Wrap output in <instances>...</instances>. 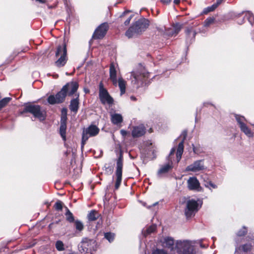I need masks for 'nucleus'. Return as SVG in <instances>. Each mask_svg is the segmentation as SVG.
<instances>
[{"label":"nucleus","instance_id":"4c0bfd02","mask_svg":"<svg viewBox=\"0 0 254 254\" xmlns=\"http://www.w3.org/2000/svg\"><path fill=\"white\" fill-rule=\"evenodd\" d=\"M214 19L213 18H208L205 21L204 23V25L205 27L209 26L210 24L214 22Z\"/></svg>","mask_w":254,"mask_h":254},{"label":"nucleus","instance_id":"49530a36","mask_svg":"<svg viewBox=\"0 0 254 254\" xmlns=\"http://www.w3.org/2000/svg\"><path fill=\"white\" fill-rule=\"evenodd\" d=\"M208 185L210 186L211 187L214 188V189H215L217 188V186L216 185H215V184H213L212 182H210L208 183Z\"/></svg>","mask_w":254,"mask_h":254},{"label":"nucleus","instance_id":"e433bc0d","mask_svg":"<svg viewBox=\"0 0 254 254\" xmlns=\"http://www.w3.org/2000/svg\"><path fill=\"white\" fill-rule=\"evenodd\" d=\"M235 117H236V120L237 121L238 123L239 124L240 127L241 126H242V125L243 124H245L244 123V121L245 120V119L244 118V117H242V116H239L238 115H236L235 116Z\"/></svg>","mask_w":254,"mask_h":254},{"label":"nucleus","instance_id":"2f4dec72","mask_svg":"<svg viewBox=\"0 0 254 254\" xmlns=\"http://www.w3.org/2000/svg\"><path fill=\"white\" fill-rule=\"evenodd\" d=\"M48 102L50 104H55L59 103L58 102L56 96L50 95L48 98Z\"/></svg>","mask_w":254,"mask_h":254},{"label":"nucleus","instance_id":"dca6fc26","mask_svg":"<svg viewBox=\"0 0 254 254\" xmlns=\"http://www.w3.org/2000/svg\"><path fill=\"white\" fill-rule=\"evenodd\" d=\"M64 86H66V91L68 92V95H71L74 94L78 88V84L75 81H71L67 83Z\"/></svg>","mask_w":254,"mask_h":254},{"label":"nucleus","instance_id":"7ed1b4c3","mask_svg":"<svg viewBox=\"0 0 254 254\" xmlns=\"http://www.w3.org/2000/svg\"><path fill=\"white\" fill-rule=\"evenodd\" d=\"M24 112H29L33 116L38 118L40 121H43L45 119L46 112L44 110H41L39 105H29L25 107Z\"/></svg>","mask_w":254,"mask_h":254},{"label":"nucleus","instance_id":"aec40b11","mask_svg":"<svg viewBox=\"0 0 254 254\" xmlns=\"http://www.w3.org/2000/svg\"><path fill=\"white\" fill-rule=\"evenodd\" d=\"M111 119L112 123L114 125H118L123 122L122 116L119 114H112Z\"/></svg>","mask_w":254,"mask_h":254},{"label":"nucleus","instance_id":"c756f323","mask_svg":"<svg viewBox=\"0 0 254 254\" xmlns=\"http://www.w3.org/2000/svg\"><path fill=\"white\" fill-rule=\"evenodd\" d=\"M245 16L252 25L254 24V16L252 12L250 11L246 12Z\"/></svg>","mask_w":254,"mask_h":254},{"label":"nucleus","instance_id":"58836bf2","mask_svg":"<svg viewBox=\"0 0 254 254\" xmlns=\"http://www.w3.org/2000/svg\"><path fill=\"white\" fill-rule=\"evenodd\" d=\"M55 207L57 210H62L63 208V203L61 201H58L55 203Z\"/></svg>","mask_w":254,"mask_h":254},{"label":"nucleus","instance_id":"473e14b6","mask_svg":"<svg viewBox=\"0 0 254 254\" xmlns=\"http://www.w3.org/2000/svg\"><path fill=\"white\" fill-rule=\"evenodd\" d=\"M55 245L56 249L59 251H64V245L61 241H57Z\"/></svg>","mask_w":254,"mask_h":254},{"label":"nucleus","instance_id":"423d86ee","mask_svg":"<svg viewBox=\"0 0 254 254\" xmlns=\"http://www.w3.org/2000/svg\"><path fill=\"white\" fill-rule=\"evenodd\" d=\"M199 209V205L196 201L193 199L188 201L187 206L185 209V214L186 216L190 217L198 211Z\"/></svg>","mask_w":254,"mask_h":254},{"label":"nucleus","instance_id":"c03bdc74","mask_svg":"<svg viewBox=\"0 0 254 254\" xmlns=\"http://www.w3.org/2000/svg\"><path fill=\"white\" fill-rule=\"evenodd\" d=\"M132 18V15H130L124 22V24L126 26H127L128 25L129 23H130V21L131 19V18Z\"/></svg>","mask_w":254,"mask_h":254},{"label":"nucleus","instance_id":"393cba45","mask_svg":"<svg viewBox=\"0 0 254 254\" xmlns=\"http://www.w3.org/2000/svg\"><path fill=\"white\" fill-rule=\"evenodd\" d=\"M240 128L241 130L248 137H252L253 136V132L246 124H243Z\"/></svg>","mask_w":254,"mask_h":254},{"label":"nucleus","instance_id":"864d4df0","mask_svg":"<svg viewBox=\"0 0 254 254\" xmlns=\"http://www.w3.org/2000/svg\"><path fill=\"white\" fill-rule=\"evenodd\" d=\"M128 12V11H125L124 12L123 14L124 15L126 13Z\"/></svg>","mask_w":254,"mask_h":254},{"label":"nucleus","instance_id":"4be33fe9","mask_svg":"<svg viewBox=\"0 0 254 254\" xmlns=\"http://www.w3.org/2000/svg\"><path fill=\"white\" fill-rule=\"evenodd\" d=\"M184 151V141H182L180 143H179L178 145V147L176 153V157H177V162L178 163L182 157V154Z\"/></svg>","mask_w":254,"mask_h":254},{"label":"nucleus","instance_id":"c85d7f7f","mask_svg":"<svg viewBox=\"0 0 254 254\" xmlns=\"http://www.w3.org/2000/svg\"><path fill=\"white\" fill-rule=\"evenodd\" d=\"M66 212L65 213V216L66 219L68 221L70 222H72L74 221V217L71 213V212L69 210V209L66 207Z\"/></svg>","mask_w":254,"mask_h":254},{"label":"nucleus","instance_id":"ea45409f","mask_svg":"<svg viewBox=\"0 0 254 254\" xmlns=\"http://www.w3.org/2000/svg\"><path fill=\"white\" fill-rule=\"evenodd\" d=\"M152 254H167L164 250H156L154 251Z\"/></svg>","mask_w":254,"mask_h":254},{"label":"nucleus","instance_id":"f704fd0d","mask_svg":"<svg viewBox=\"0 0 254 254\" xmlns=\"http://www.w3.org/2000/svg\"><path fill=\"white\" fill-rule=\"evenodd\" d=\"M105 238L109 241V242H112L115 238V235L111 233H105Z\"/></svg>","mask_w":254,"mask_h":254},{"label":"nucleus","instance_id":"6ab92c4d","mask_svg":"<svg viewBox=\"0 0 254 254\" xmlns=\"http://www.w3.org/2000/svg\"><path fill=\"white\" fill-rule=\"evenodd\" d=\"M67 92L66 91V86H63L61 90L56 94V97L59 103L64 101L67 95Z\"/></svg>","mask_w":254,"mask_h":254},{"label":"nucleus","instance_id":"3c124183","mask_svg":"<svg viewBox=\"0 0 254 254\" xmlns=\"http://www.w3.org/2000/svg\"><path fill=\"white\" fill-rule=\"evenodd\" d=\"M130 99L132 100H135V98L134 97H133V96H131L130 97Z\"/></svg>","mask_w":254,"mask_h":254},{"label":"nucleus","instance_id":"b1692460","mask_svg":"<svg viewBox=\"0 0 254 254\" xmlns=\"http://www.w3.org/2000/svg\"><path fill=\"white\" fill-rule=\"evenodd\" d=\"M182 28V25L179 23H177L173 26V29H171V31L168 32L167 33L169 35H174L177 34L181 29Z\"/></svg>","mask_w":254,"mask_h":254},{"label":"nucleus","instance_id":"7c9ffc66","mask_svg":"<svg viewBox=\"0 0 254 254\" xmlns=\"http://www.w3.org/2000/svg\"><path fill=\"white\" fill-rule=\"evenodd\" d=\"M186 33L187 36V38L188 37L190 38H194L196 33L193 31L191 28H188L186 30Z\"/></svg>","mask_w":254,"mask_h":254},{"label":"nucleus","instance_id":"412c9836","mask_svg":"<svg viewBox=\"0 0 254 254\" xmlns=\"http://www.w3.org/2000/svg\"><path fill=\"white\" fill-rule=\"evenodd\" d=\"M117 85L120 89L121 95L124 94L126 92V81L122 77H119L117 81Z\"/></svg>","mask_w":254,"mask_h":254},{"label":"nucleus","instance_id":"2eb2a0df","mask_svg":"<svg viewBox=\"0 0 254 254\" xmlns=\"http://www.w3.org/2000/svg\"><path fill=\"white\" fill-rule=\"evenodd\" d=\"M160 242L161 243L162 247L164 248L171 249L172 250L174 249V240L171 237H166L163 238L160 240Z\"/></svg>","mask_w":254,"mask_h":254},{"label":"nucleus","instance_id":"9d476101","mask_svg":"<svg viewBox=\"0 0 254 254\" xmlns=\"http://www.w3.org/2000/svg\"><path fill=\"white\" fill-rule=\"evenodd\" d=\"M66 110H62V115L61 120V126L60 127V133L64 140H66Z\"/></svg>","mask_w":254,"mask_h":254},{"label":"nucleus","instance_id":"a211bd4d","mask_svg":"<svg viewBox=\"0 0 254 254\" xmlns=\"http://www.w3.org/2000/svg\"><path fill=\"white\" fill-rule=\"evenodd\" d=\"M110 79L114 85L117 86V70L113 64H111L110 67Z\"/></svg>","mask_w":254,"mask_h":254},{"label":"nucleus","instance_id":"09e8293b","mask_svg":"<svg viewBox=\"0 0 254 254\" xmlns=\"http://www.w3.org/2000/svg\"><path fill=\"white\" fill-rule=\"evenodd\" d=\"M180 0H174V3L176 4H178L180 3Z\"/></svg>","mask_w":254,"mask_h":254},{"label":"nucleus","instance_id":"a19ab883","mask_svg":"<svg viewBox=\"0 0 254 254\" xmlns=\"http://www.w3.org/2000/svg\"><path fill=\"white\" fill-rule=\"evenodd\" d=\"M252 246L251 245L246 244L243 246V249L244 251L247 252L249 251L251 249Z\"/></svg>","mask_w":254,"mask_h":254},{"label":"nucleus","instance_id":"f03ea898","mask_svg":"<svg viewBox=\"0 0 254 254\" xmlns=\"http://www.w3.org/2000/svg\"><path fill=\"white\" fill-rule=\"evenodd\" d=\"M149 26V21L146 19H140L134 23L126 33L129 38L137 36L144 31Z\"/></svg>","mask_w":254,"mask_h":254},{"label":"nucleus","instance_id":"9b49d317","mask_svg":"<svg viewBox=\"0 0 254 254\" xmlns=\"http://www.w3.org/2000/svg\"><path fill=\"white\" fill-rule=\"evenodd\" d=\"M99 97L102 103L103 104L107 103L111 104L113 102V98L110 96L107 90L103 87L102 84L100 85Z\"/></svg>","mask_w":254,"mask_h":254},{"label":"nucleus","instance_id":"39448f33","mask_svg":"<svg viewBox=\"0 0 254 254\" xmlns=\"http://www.w3.org/2000/svg\"><path fill=\"white\" fill-rule=\"evenodd\" d=\"M123 167V159L122 154H121L117 161V167L116 171V181L115 188L118 189L120 186L122 179V170Z\"/></svg>","mask_w":254,"mask_h":254},{"label":"nucleus","instance_id":"6e6552de","mask_svg":"<svg viewBox=\"0 0 254 254\" xmlns=\"http://www.w3.org/2000/svg\"><path fill=\"white\" fill-rule=\"evenodd\" d=\"M204 169L203 161L202 160H196L192 164L189 165L185 169V172H198Z\"/></svg>","mask_w":254,"mask_h":254},{"label":"nucleus","instance_id":"f257e3e1","mask_svg":"<svg viewBox=\"0 0 254 254\" xmlns=\"http://www.w3.org/2000/svg\"><path fill=\"white\" fill-rule=\"evenodd\" d=\"M148 77V72L142 65H139L131 72V84L136 87L141 85Z\"/></svg>","mask_w":254,"mask_h":254},{"label":"nucleus","instance_id":"f8f14e48","mask_svg":"<svg viewBox=\"0 0 254 254\" xmlns=\"http://www.w3.org/2000/svg\"><path fill=\"white\" fill-rule=\"evenodd\" d=\"M108 25L107 23L101 24L96 29L93 35L94 39H101L106 35L108 29Z\"/></svg>","mask_w":254,"mask_h":254},{"label":"nucleus","instance_id":"0eeeda50","mask_svg":"<svg viewBox=\"0 0 254 254\" xmlns=\"http://www.w3.org/2000/svg\"><path fill=\"white\" fill-rule=\"evenodd\" d=\"M99 131V128L94 125H91L86 129L82 134V144L84 145L85 142L87 140L90 136H94L98 134Z\"/></svg>","mask_w":254,"mask_h":254},{"label":"nucleus","instance_id":"5701e85b","mask_svg":"<svg viewBox=\"0 0 254 254\" xmlns=\"http://www.w3.org/2000/svg\"><path fill=\"white\" fill-rule=\"evenodd\" d=\"M78 97L76 98L72 99L70 102L69 106L70 110L74 112H76L78 109L79 102L78 99Z\"/></svg>","mask_w":254,"mask_h":254},{"label":"nucleus","instance_id":"8fccbe9b","mask_svg":"<svg viewBox=\"0 0 254 254\" xmlns=\"http://www.w3.org/2000/svg\"><path fill=\"white\" fill-rule=\"evenodd\" d=\"M37 1H39L41 3H45L46 0H36Z\"/></svg>","mask_w":254,"mask_h":254},{"label":"nucleus","instance_id":"79ce46f5","mask_svg":"<svg viewBox=\"0 0 254 254\" xmlns=\"http://www.w3.org/2000/svg\"><path fill=\"white\" fill-rule=\"evenodd\" d=\"M193 151L195 154H199L200 153V151L199 147L194 146L193 145Z\"/></svg>","mask_w":254,"mask_h":254},{"label":"nucleus","instance_id":"bb28decb","mask_svg":"<svg viewBox=\"0 0 254 254\" xmlns=\"http://www.w3.org/2000/svg\"><path fill=\"white\" fill-rule=\"evenodd\" d=\"M11 100L10 97H5L0 101V110L4 107Z\"/></svg>","mask_w":254,"mask_h":254},{"label":"nucleus","instance_id":"c9c22d12","mask_svg":"<svg viewBox=\"0 0 254 254\" xmlns=\"http://www.w3.org/2000/svg\"><path fill=\"white\" fill-rule=\"evenodd\" d=\"M156 227L155 225H151L146 230V233H144V235L150 234L151 233L154 232L156 230Z\"/></svg>","mask_w":254,"mask_h":254},{"label":"nucleus","instance_id":"a18cd8bd","mask_svg":"<svg viewBox=\"0 0 254 254\" xmlns=\"http://www.w3.org/2000/svg\"><path fill=\"white\" fill-rule=\"evenodd\" d=\"M121 134L123 136L125 137L127 135L128 133L125 130L122 129L120 131Z\"/></svg>","mask_w":254,"mask_h":254},{"label":"nucleus","instance_id":"72a5a7b5","mask_svg":"<svg viewBox=\"0 0 254 254\" xmlns=\"http://www.w3.org/2000/svg\"><path fill=\"white\" fill-rule=\"evenodd\" d=\"M74 223H75V228L77 230H78L79 231H81L83 230V225L81 221H78V220H76Z\"/></svg>","mask_w":254,"mask_h":254},{"label":"nucleus","instance_id":"20e7f679","mask_svg":"<svg viewBox=\"0 0 254 254\" xmlns=\"http://www.w3.org/2000/svg\"><path fill=\"white\" fill-rule=\"evenodd\" d=\"M56 56L59 58L58 60L55 62L56 66L58 67L64 66L67 61L66 49L65 45L58 46L56 52Z\"/></svg>","mask_w":254,"mask_h":254},{"label":"nucleus","instance_id":"a878e982","mask_svg":"<svg viewBox=\"0 0 254 254\" xmlns=\"http://www.w3.org/2000/svg\"><path fill=\"white\" fill-rule=\"evenodd\" d=\"M99 214L97 211L95 210H92L88 215V218L90 221H95L99 217Z\"/></svg>","mask_w":254,"mask_h":254},{"label":"nucleus","instance_id":"603ef678","mask_svg":"<svg viewBox=\"0 0 254 254\" xmlns=\"http://www.w3.org/2000/svg\"><path fill=\"white\" fill-rule=\"evenodd\" d=\"M157 204V202L154 203L153 204V206H155V205H156Z\"/></svg>","mask_w":254,"mask_h":254},{"label":"nucleus","instance_id":"4468645a","mask_svg":"<svg viewBox=\"0 0 254 254\" xmlns=\"http://www.w3.org/2000/svg\"><path fill=\"white\" fill-rule=\"evenodd\" d=\"M175 151V149L174 148H172L170 151L169 156V159L171 163H172L171 160V156L174 154ZM172 163L170 164L169 162L168 164H166L163 166H162L160 170L158 172V174L160 175L162 174H164L167 173L171 168H172Z\"/></svg>","mask_w":254,"mask_h":254},{"label":"nucleus","instance_id":"cd10ccee","mask_svg":"<svg viewBox=\"0 0 254 254\" xmlns=\"http://www.w3.org/2000/svg\"><path fill=\"white\" fill-rule=\"evenodd\" d=\"M223 0H217L215 3L213 4L212 6L208 7L206 9V12H210L213 11L221 2Z\"/></svg>","mask_w":254,"mask_h":254},{"label":"nucleus","instance_id":"ddd939ff","mask_svg":"<svg viewBox=\"0 0 254 254\" xmlns=\"http://www.w3.org/2000/svg\"><path fill=\"white\" fill-rule=\"evenodd\" d=\"M145 130L146 129L142 125L133 127L131 132L132 136L133 137L141 136L145 134Z\"/></svg>","mask_w":254,"mask_h":254},{"label":"nucleus","instance_id":"37998d69","mask_svg":"<svg viewBox=\"0 0 254 254\" xmlns=\"http://www.w3.org/2000/svg\"><path fill=\"white\" fill-rule=\"evenodd\" d=\"M246 229L245 228H243V229L241 231H240L238 233V236H243L244 235H245V234L246 233Z\"/></svg>","mask_w":254,"mask_h":254},{"label":"nucleus","instance_id":"de8ad7c7","mask_svg":"<svg viewBox=\"0 0 254 254\" xmlns=\"http://www.w3.org/2000/svg\"><path fill=\"white\" fill-rule=\"evenodd\" d=\"M171 1V0H161V2L163 3L168 4Z\"/></svg>","mask_w":254,"mask_h":254},{"label":"nucleus","instance_id":"f3484780","mask_svg":"<svg viewBox=\"0 0 254 254\" xmlns=\"http://www.w3.org/2000/svg\"><path fill=\"white\" fill-rule=\"evenodd\" d=\"M188 187L190 190H197L200 187L198 180L195 177H190L188 180Z\"/></svg>","mask_w":254,"mask_h":254},{"label":"nucleus","instance_id":"1a4fd4ad","mask_svg":"<svg viewBox=\"0 0 254 254\" xmlns=\"http://www.w3.org/2000/svg\"><path fill=\"white\" fill-rule=\"evenodd\" d=\"M92 241L84 239L79 245L78 249L81 254H91L90 252L92 248Z\"/></svg>","mask_w":254,"mask_h":254}]
</instances>
